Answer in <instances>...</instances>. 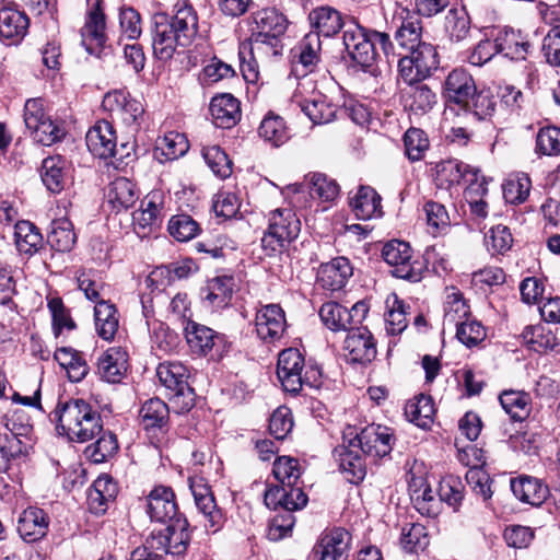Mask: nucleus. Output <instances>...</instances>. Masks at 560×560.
I'll list each match as a JSON object with an SVG mask.
<instances>
[{
  "mask_svg": "<svg viewBox=\"0 0 560 560\" xmlns=\"http://www.w3.org/2000/svg\"><path fill=\"white\" fill-rule=\"evenodd\" d=\"M198 34V15L190 4H176L173 16L156 13L152 18V48L160 60H170L177 47H188Z\"/></svg>",
  "mask_w": 560,
  "mask_h": 560,
  "instance_id": "nucleus-1",
  "label": "nucleus"
},
{
  "mask_svg": "<svg viewBox=\"0 0 560 560\" xmlns=\"http://www.w3.org/2000/svg\"><path fill=\"white\" fill-rule=\"evenodd\" d=\"M57 429L70 441L84 443L102 432L101 415L83 399L59 402L52 412Z\"/></svg>",
  "mask_w": 560,
  "mask_h": 560,
  "instance_id": "nucleus-2",
  "label": "nucleus"
},
{
  "mask_svg": "<svg viewBox=\"0 0 560 560\" xmlns=\"http://www.w3.org/2000/svg\"><path fill=\"white\" fill-rule=\"evenodd\" d=\"M343 45L350 58L362 68L371 67L381 50L387 58L401 55L396 51L389 35L378 31H366L350 21L343 31Z\"/></svg>",
  "mask_w": 560,
  "mask_h": 560,
  "instance_id": "nucleus-3",
  "label": "nucleus"
},
{
  "mask_svg": "<svg viewBox=\"0 0 560 560\" xmlns=\"http://www.w3.org/2000/svg\"><path fill=\"white\" fill-rule=\"evenodd\" d=\"M250 55L256 62L281 54V36L288 27L287 18L275 8L261 9L253 14Z\"/></svg>",
  "mask_w": 560,
  "mask_h": 560,
  "instance_id": "nucleus-4",
  "label": "nucleus"
},
{
  "mask_svg": "<svg viewBox=\"0 0 560 560\" xmlns=\"http://www.w3.org/2000/svg\"><path fill=\"white\" fill-rule=\"evenodd\" d=\"M304 358L298 349L288 348L279 353L277 376L287 393L296 395L304 386H319L320 371L313 366L304 371Z\"/></svg>",
  "mask_w": 560,
  "mask_h": 560,
  "instance_id": "nucleus-5",
  "label": "nucleus"
},
{
  "mask_svg": "<svg viewBox=\"0 0 560 560\" xmlns=\"http://www.w3.org/2000/svg\"><path fill=\"white\" fill-rule=\"evenodd\" d=\"M301 231V221L290 208H279L269 213L268 229L261 238V247L271 256L284 249Z\"/></svg>",
  "mask_w": 560,
  "mask_h": 560,
  "instance_id": "nucleus-6",
  "label": "nucleus"
},
{
  "mask_svg": "<svg viewBox=\"0 0 560 560\" xmlns=\"http://www.w3.org/2000/svg\"><path fill=\"white\" fill-rule=\"evenodd\" d=\"M345 433L348 434L349 446L358 447L365 457L374 462L392 452L394 435L390 428L372 423L359 433L350 427Z\"/></svg>",
  "mask_w": 560,
  "mask_h": 560,
  "instance_id": "nucleus-7",
  "label": "nucleus"
},
{
  "mask_svg": "<svg viewBox=\"0 0 560 560\" xmlns=\"http://www.w3.org/2000/svg\"><path fill=\"white\" fill-rule=\"evenodd\" d=\"M164 527L154 528L147 545L155 552L164 555L182 556L186 552L190 542L189 524L185 517H178Z\"/></svg>",
  "mask_w": 560,
  "mask_h": 560,
  "instance_id": "nucleus-8",
  "label": "nucleus"
},
{
  "mask_svg": "<svg viewBox=\"0 0 560 560\" xmlns=\"http://www.w3.org/2000/svg\"><path fill=\"white\" fill-rule=\"evenodd\" d=\"M439 67V55L433 45L423 43L402 55L398 60V71L407 83L422 81Z\"/></svg>",
  "mask_w": 560,
  "mask_h": 560,
  "instance_id": "nucleus-9",
  "label": "nucleus"
},
{
  "mask_svg": "<svg viewBox=\"0 0 560 560\" xmlns=\"http://www.w3.org/2000/svg\"><path fill=\"white\" fill-rule=\"evenodd\" d=\"M382 257L393 268L390 272L394 277L411 282L422 279L424 265L413 258L408 243L398 240L389 241L383 246Z\"/></svg>",
  "mask_w": 560,
  "mask_h": 560,
  "instance_id": "nucleus-10",
  "label": "nucleus"
},
{
  "mask_svg": "<svg viewBox=\"0 0 560 560\" xmlns=\"http://www.w3.org/2000/svg\"><path fill=\"white\" fill-rule=\"evenodd\" d=\"M156 375L162 385L173 392V401L180 405L182 411H189L194 407L195 394L188 384L189 372L180 362L160 363Z\"/></svg>",
  "mask_w": 560,
  "mask_h": 560,
  "instance_id": "nucleus-11",
  "label": "nucleus"
},
{
  "mask_svg": "<svg viewBox=\"0 0 560 560\" xmlns=\"http://www.w3.org/2000/svg\"><path fill=\"white\" fill-rule=\"evenodd\" d=\"M188 481L196 506L205 516L206 528L217 533L224 523V515L215 503L210 486L199 476L190 477Z\"/></svg>",
  "mask_w": 560,
  "mask_h": 560,
  "instance_id": "nucleus-12",
  "label": "nucleus"
},
{
  "mask_svg": "<svg viewBox=\"0 0 560 560\" xmlns=\"http://www.w3.org/2000/svg\"><path fill=\"white\" fill-rule=\"evenodd\" d=\"M103 107L109 112L113 119L128 127L138 126L144 113L142 103L121 90L108 92L104 96Z\"/></svg>",
  "mask_w": 560,
  "mask_h": 560,
  "instance_id": "nucleus-13",
  "label": "nucleus"
},
{
  "mask_svg": "<svg viewBox=\"0 0 560 560\" xmlns=\"http://www.w3.org/2000/svg\"><path fill=\"white\" fill-rule=\"evenodd\" d=\"M352 536L341 527L324 532L313 548L314 560H342L351 548Z\"/></svg>",
  "mask_w": 560,
  "mask_h": 560,
  "instance_id": "nucleus-14",
  "label": "nucleus"
},
{
  "mask_svg": "<svg viewBox=\"0 0 560 560\" xmlns=\"http://www.w3.org/2000/svg\"><path fill=\"white\" fill-rule=\"evenodd\" d=\"M476 89L472 75L464 68H456L447 74L443 94L448 104H455L462 108L463 105L470 103Z\"/></svg>",
  "mask_w": 560,
  "mask_h": 560,
  "instance_id": "nucleus-15",
  "label": "nucleus"
},
{
  "mask_svg": "<svg viewBox=\"0 0 560 560\" xmlns=\"http://www.w3.org/2000/svg\"><path fill=\"white\" fill-rule=\"evenodd\" d=\"M147 508L150 518L161 524L183 517L178 514L175 493L170 487H155L147 498Z\"/></svg>",
  "mask_w": 560,
  "mask_h": 560,
  "instance_id": "nucleus-16",
  "label": "nucleus"
},
{
  "mask_svg": "<svg viewBox=\"0 0 560 560\" xmlns=\"http://www.w3.org/2000/svg\"><path fill=\"white\" fill-rule=\"evenodd\" d=\"M343 350L353 363H370L376 357V345L366 327L351 328L343 341Z\"/></svg>",
  "mask_w": 560,
  "mask_h": 560,
  "instance_id": "nucleus-17",
  "label": "nucleus"
},
{
  "mask_svg": "<svg viewBox=\"0 0 560 560\" xmlns=\"http://www.w3.org/2000/svg\"><path fill=\"white\" fill-rule=\"evenodd\" d=\"M255 327L261 340L268 342L279 340L287 327L283 310L278 304L264 305L256 313Z\"/></svg>",
  "mask_w": 560,
  "mask_h": 560,
  "instance_id": "nucleus-18",
  "label": "nucleus"
},
{
  "mask_svg": "<svg viewBox=\"0 0 560 560\" xmlns=\"http://www.w3.org/2000/svg\"><path fill=\"white\" fill-rule=\"evenodd\" d=\"M89 151L100 159L114 158L119 154L116 132L106 120L96 122L85 137Z\"/></svg>",
  "mask_w": 560,
  "mask_h": 560,
  "instance_id": "nucleus-19",
  "label": "nucleus"
},
{
  "mask_svg": "<svg viewBox=\"0 0 560 560\" xmlns=\"http://www.w3.org/2000/svg\"><path fill=\"white\" fill-rule=\"evenodd\" d=\"M48 514L35 506L25 509L18 518V533L26 542H35L43 539L49 528Z\"/></svg>",
  "mask_w": 560,
  "mask_h": 560,
  "instance_id": "nucleus-20",
  "label": "nucleus"
},
{
  "mask_svg": "<svg viewBox=\"0 0 560 560\" xmlns=\"http://www.w3.org/2000/svg\"><path fill=\"white\" fill-rule=\"evenodd\" d=\"M352 276V267L346 257H336L322 264L317 270V283L331 292L341 290Z\"/></svg>",
  "mask_w": 560,
  "mask_h": 560,
  "instance_id": "nucleus-21",
  "label": "nucleus"
},
{
  "mask_svg": "<svg viewBox=\"0 0 560 560\" xmlns=\"http://www.w3.org/2000/svg\"><path fill=\"white\" fill-rule=\"evenodd\" d=\"M320 50V38L317 34L308 32L295 48L292 72L296 77L312 72L319 61Z\"/></svg>",
  "mask_w": 560,
  "mask_h": 560,
  "instance_id": "nucleus-22",
  "label": "nucleus"
},
{
  "mask_svg": "<svg viewBox=\"0 0 560 560\" xmlns=\"http://www.w3.org/2000/svg\"><path fill=\"white\" fill-rule=\"evenodd\" d=\"M127 368L128 353L120 347L108 348L97 360V374L107 383H120Z\"/></svg>",
  "mask_w": 560,
  "mask_h": 560,
  "instance_id": "nucleus-23",
  "label": "nucleus"
},
{
  "mask_svg": "<svg viewBox=\"0 0 560 560\" xmlns=\"http://www.w3.org/2000/svg\"><path fill=\"white\" fill-rule=\"evenodd\" d=\"M106 42L105 14L100 3L89 13L86 22L81 30V43L91 55H98Z\"/></svg>",
  "mask_w": 560,
  "mask_h": 560,
  "instance_id": "nucleus-24",
  "label": "nucleus"
},
{
  "mask_svg": "<svg viewBox=\"0 0 560 560\" xmlns=\"http://www.w3.org/2000/svg\"><path fill=\"white\" fill-rule=\"evenodd\" d=\"M265 504L272 510L284 509L298 511L307 503V495L302 488H288L284 486L269 487L264 495Z\"/></svg>",
  "mask_w": 560,
  "mask_h": 560,
  "instance_id": "nucleus-25",
  "label": "nucleus"
},
{
  "mask_svg": "<svg viewBox=\"0 0 560 560\" xmlns=\"http://www.w3.org/2000/svg\"><path fill=\"white\" fill-rule=\"evenodd\" d=\"M294 102L301 110L315 124H328L336 117L338 107L332 104L326 95L320 92H312L308 98H300L294 95Z\"/></svg>",
  "mask_w": 560,
  "mask_h": 560,
  "instance_id": "nucleus-26",
  "label": "nucleus"
},
{
  "mask_svg": "<svg viewBox=\"0 0 560 560\" xmlns=\"http://www.w3.org/2000/svg\"><path fill=\"white\" fill-rule=\"evenodd\" d=\"M209 109L214 125L220 128H232L241 119L240 102L229 93L212 97Z\"/></svg>",
  "mask_w": 560,
  "mask_h": 560,
  "instance_id": "nucleus-27",
  "label": "nucleus"
},
{
  "mask_svg": "<svg viewBox=\"0 0 560 560\" xmlns=\"http://www.w3.org/2000/svg\"><path fill=\"white\" fill-rule=\"evenodd\" d=\"M308 21L312 30L311 33L324 37L336 35L349 22H345L341 13L331 7H318L313 9L308 14Z\"/></svg>",
  "mask_w": 560,
  "mask_h": 560,
  "instance_id": "nucleus-28",
  "label": "nucleus"
},
{
  "mask_svg": "<svg viewBox=\"0 0 560 560\" xmlns=\"http://www.w3.org/2000/svg\"><path fill=\"white\" fill-rule=\"evenodd\" d=\"M511 490L515 498L533 506L541 505L549 495V489L538 478L520 476L511 480Z\"/></svg>",
  "mask_w": 560,
  "mask_h": 560,
  "instance_id": "nucleus-29",
  "label": "nucleus"
},
{
  "mask_svg": "<svg viewBox=\"0 0 560 560\" xmlns=\"http://www.w3.org/2000/svg\"><path fill=\"white\" fill-rule=\"evenodd\" d=\"M30 20L27 15L11 7L0 10V38L9 44L19 43L27 33Z\"/></svg>",
  "mask_w": 560,
  "mask_h": 560,
  "instance_id": "nucleus-30",
  "label": "nucleus"
},
{
  "mask_svg": "<svg viewBox=\"0 0 560 560\" xmlns=\"http://www.w3.org/2000/svg\"><path fill=\"white\" fill-rule=\"evenodd\" d=\"M340 468L351 483H359L366 475V463L362 452L355 446H349L348 434L343 433V445L337 450Z\"/></svg>",
  "mask_w": 560,
  "mask_h": 560,
  "instance_id": "nucleus-31",
  "label": "nucleus"
},
{
  "mask_svg": "<svg viewBox=\"0 0 560 560\" xmlns=\"http://www.w3.org/2000/svg\"><path fill=\"white\" fill-rule=\"evenodd\" d=\"M409 493L416 510L427 516L438 514L439 500L422 477H412L409 482Z\"/></svg>",
  "mask_w": 560,
  "mask_h": 560,
  "instance_id": "nucleus-32",
  "label": "nucleus"
},
{
  "mask_svg": "<svg viewBox=\"0 0 560 560\" xmlns=\"http://www.w3.org/2000/svg\"><path fill=\"white\" fill-rule=\"evenodd\" d=\"M67 161L60 155L48 156L42 163L40 177L52 194H59L67 184Z\"/></svg>",
  "mask_w": 560,
  "mask_h": 560,
  "instance_id": "nucleus-33",
  "label": "nucleus"
},
{
  "mask_svg": "<svg viewBox=\"0 0 560 560\" xmlns=\"http://www.w3.org/2000/svg\"><path fill=\"white\" fill-rule=\"evenodd\" d=\"M106 198L117 212L127 210L138 200L136 185L126 177H118L109 184Z\"/></svg>",
  "mask_w": 560,
  "mask_h": 560,
  "instance_id": "nucleus-34",
  "label": "nucleus"
},
{
  "mask_svg": "<svg viewBox=\"0 0 560 560\" xmlns=\"http://www.w3.org/2000/svg\"><path fill=\"white\" fill-rule=\"evenodd\" d=\"M422 26L421 22L412 16H409L401 21L394 36V46L396 51H400L401 55H397L396 57H401L404 51L408 52L411 49L418 47L423 44L421 42Z\"/></svg>",
  "mask_w": 560,
  "mask_h": 560,
  "instance_id": "nucleus-35",
  "label": "nucleus"
},
{
  "mask_svg": "<svg viewBox=\"0 0 560 560\" xmlns=\"http://www.w3.org/2000/svg\"><path fill=\"white\" fill-rule=\"evenodd\" d=\"M54 358L66 370L68 378L73 383L82 381L89 372L83 354L73 348H59L55 351Z\"/></svg>",
  "mask_w": 560,
  "mask_h": 560,
  "instance_id": "nucleus-36",
  "label": "nucleus"
},
{
  "mask_svg": "<svg viewBox=\"0 0 560 560\" xmlns=\"http://www.w3.org/2000/svg\"><path fill=\"white\" fill-rule=\"evenodd\" d=\"M493 43L498 54L512 60L524 59L529 47L528 42L523 39L521 33L508 28L498 31Z\"/></svg>",
  "mask_w": 560,
  "mask_h": 560,
  "instance_id": "nucleus-37",
  "label": "nucleus"
},
{
  "mask_svg": "<svg viewBox=\"0 0 560 560\" xmlns=\"http://www.w3.org/2000/svg\"><path fill=\"white\" fill-rule=\"evenodd\" d=\"M410 85L406 93V107L415 115H425L438 104L436 94L423 83H408Z\"/></svg>",
  "mask_w": 560,
  "mask_h": 560,
  "instance_id": "nucleus-38",
  "label": "nucleus"
},
{
  "mask_svg": "<svg viewBox=\"0 0 560 560\" xmlns=\"http://www.w3.org/2000/svg\"><path fill=\"white\" fill-rule=\"evenodd\" d=\"M95 328L104 340H113L119 326L115 305L101 300L94 307Z\"/></svg>",
  "mask_w": 560,
  "mask_h": 560,
  "instance_id": "nucleus-39",
  "label": "nucleus"
},
{
  "mask_svg": "<svg viewBox=\"0 0 560 560\" xmlns=\"http://www.w3.org/2000/svg\"><path fill=\"white\" fill-rule=\"evenodd\" d=\"M5 432L0 433L2 439L7 442H16L20 444L21 451L27 454L28 444L25 441L32 431V425L28 419H24V416L20 411H13L11 415L4 416L3 419Z\"/></svg>",
  "mask_w": 560,
  "mask_h": 560,
  "instance_id": "nucleus-40",
  "label": "nucleus"
},
{
  "mask_svg": "<svg viewBox=\"0 0 560 560\" xmlns=\"http://www.w3.org/2000/svg\"><path fill=\"white\" fill-rule=\"evenodd\" d=\"M405 415L410 422L419 428H429L433 423L435 415L434 402L430 396L421 394L406 404Z\"/></svg>",
  "mask_w": 560,
  "mask_h": 560,
  "instance_id": "nucleus-41",
  "label": "nucleus"
},
{
  "mask_svg": "<svg viewBox=\"0 0 560 560\" xmlns=\"http://www.w3.org/2000/svg\"><path fill=\"white\" fill-rule=\"evenodd\" d=\"M47 242L57 252H69L77 242L73 224L67 218L54 220L48 233Z\"/></svg>",
  "mask_w": 560,
  "mask_h": 560,
  "instance_id": "nucleus-42",
  "label": "nucleus"
},
{
  "mask_svg": "<svg viewBox=\"0 0 560 560\" xmlns=\"http://www.w3.org/2000/svg\"><path fill=\"white\" fill-rule=\"evenodd\" d=\"M118 493V488L113 478L108 475L100 476L93 482V490L89 494L91 508L96 513H104L108 502L114 501Z\"/></svg>",
  "mask_w": 560,
  "mask_h": 560,
  "instance_id": "nucleus-43",
  "label": "nucleus"
},
{
  "mask_svg": "<svg viewBox=\"0 0 560 560\" xmlns=\"http://www.w3.org/2000/svg\"><path fill=\"white\" fill-rule=\"evenodd\" d=\"M522 338L536 352L552 350L558 345V339L552 330L541 324L526 326L522 331Z\"/></svg>",
  "mask_w": 560,
  "mask_h": 560,
  "instance_id": "nucleus-44",
  "label": "nucleus"
},
{
  "mask_svg": "<svg viewBox=\"0 0 560 560\" xmlns=\"http://www.w3.org/2000/svg\"><path fill=\"white\" fill-rule=\"evenodd\" d=\"M168 415L167 405L159 398L147 400L139 411V417L145 430L164 428L167 424Z\"/></svg>",
  "mask_w": 560,
  "mask_h": 560,
  "instance_id": "nucleus-45",
  "label": "nucleus"
},
{
  "mask_svg": "<svg viewBox=\"0 0 560 560\" xmlns=\"http://www.w3.org/2000/svg\"><path fill=\"white\" fill-rule=\"evenodd\" d=\"M14 230L15 244L20 252L32 255L42 247L43 236L32 222L19 221Z\"/></svg>",
  "mask_w": 560,
  "mask_h": 560,
  "instance_id": "nucleus-46",
  "label": "nucleus"
},
{
  "mask_svg": "<svg viewBox=\"0 0 560 560\" xmlns=\"http://www.w3.org/2000/svg\"><path fill=\"white\" fill-rule=\"evenodd\" d=\"M500 404L515 421L526 419L530 412V397L524 392L505 390L500 395Z\"/></svg>",
  "mask_w": 560,
  "mask_h": 560,
  "instance_id": "nucleus-47",
  "label": "nucleus"
},
{
  "mask_svg": "<svg viewBox=\"0 0 560 560\" xmlns=\"http://www.w3.org/2000/svg\"><path fill=\"white\" fill-rule=\"evenodd\" d=\"M186 339L190 348L198 353L208 354L215 345L219 336L206 326L190 322L185 328Z\"/></svg>",
  "mask_w": 560,
  "mask_h": 560,
  "instance_id": "nucleus-48",
  "label": "nucleus"
},
{
  "mask_svg": "<svg viewBox=\"0 0 560 560\" xmlns=\"http://www.w3.org/2000/svg\"><path fill=\"white\" fill-rule=\"evenodd\" d=\"M350 205L360 220L372 218L381 207V197L370 186H361Z\"/></svg>",
  "mask_w": 560,
  "mask_h": 560,
  "instance_id": "nucleus-49",
  "label": "nucleus"
},
{
  "mask_svg": "<svg viewBox=\"0 0 560 560\" xmlns=\"http://www.w3.org/2000/svg\"><path fill=\"white\" fill-rule=\"evenodd\" d=\"M470 318V310L458 291H452L446 295L444 303V326L457 327Z\"/></svg>",
  "mask_w": 560,
  "mask_h": 560,
  "instance_id": "nucleus-50",
  "label": "nucleus"
},
{
  "mask_svg": "<svg viewBox=\"0 0 560 560\" xmlns=\"http://www.w3.org/2000/svg\"><path fill=\"white\" fill-rule=\"evenodd\" d=\"M272 474L284 487L300 488L299 479L302 475V467L296 458L280 456L273 463Z\"/></svg>",
  "mask_w": 560,
  "mask_h": 560,
  "instance_id": "nucleus-51",
  "label": "nucleus"
},
{
  "mask_svg": "<svg viewBox=\"0 0 560 560\" xmlns=\"http://www.w3.org/2000/svg\"><path fill=\"white\" fill-rule=\"evenodd\" d=\"M319 316L324 325L332 331L351 329L348 308L337 302L324 303L319 310Z\"/></svg>",
  "mask_w": 560,
  "mask_h": 560,
  "instance_id": "nucleus-52",
  "label": "nucleus"
},
{
  "mask_svg": "<svg viewBox=\"0 0 560 560\" xmlns=\"http://www.w3.org/2000/svg\"><path fill=\"white\" fill-rule=\"evenodd\" d=\"M118 451V442L116 435L110 431L100 433L98 439L85 448V455L93 463L101 464L106 462Z\"/></svg>",
  "mask_w": 560,
  "mask_h": 560,
  "instance_id": "nucleus-53",
  "label": "nucleus"
},
{
  "mask_svg": "<svg viewBox=\"0 0 560 560\" xmlns=\"http://www.w3.org/2000/svg\"><path fill=\"white\" fill-rule=\"evenodd\" d=\"M474 172H477L479 179V170L472 168L467 164L458 161H446L440 165L439 175L445 179L450 186L458 185L462 180L475 183Z\"/></svg>",
  "mask_w": 560,
  "mask_h": 560,
  "instance_id": "nucleus-54",
  "label": "nucleus"
},
{
  "mask_svg": "<svg viewBox=\"0 0 560 560\" xmlns=\"http://www.w3.org/2000/svg\"><path fill=\"white\" fill-rule=\"evenodd\" d=\"M259 136L275 147L283 144L289 139L283 119L277 115L266 116L259 126Z\"/></svg>",
  "mask_w": 560,
  "mask_h": 560,
  "instance_id": "nucleus-55",
  "label": "nucleus"
},
{
  "mask_svg": "<svg viewBox=\"0 0 560 560\" xmlns=\"http://www.w3.org/2000/svg\"><path fill=\"white\" fill-rule=\"evenodd\" d=\"M188 148V141L183 133L171 131L158 141L156 152H160L166 161H173L183 156Z\"/></svg>",
  "mask_w": 560,
  "mask_h": 560,
  "instance_id": "nucleus-56",
  "label": "nucleus"
},
{
  "mask_svg": "<svg viewBox=\"0 0 560 560\" xmlns=\"http://www.w3.org/2000/svg\"><path fill=\"white\" fill-rule=\"evenodd\" d=\"M494 107L495 101L493 95L488 90H481L479 92L476 91L470 98V103L463 105L462 109H464L467 116L481 120L491 116Z\"/></svg>",
  "mask_w": 560,
  "mask_h": 560,
  "instance_id": "nucleus-57",
  "label": "nucleus"
},
{
  "mask_svg": "<svg viewBox=\"0 0 560 560\" xmlns=\"http://www.w3.org/2000/svg\"><path fill=\"white\" fill-rule=\"evenodd\" d=\"M167 230L178 242H188L200 232L199 224L188 214L173 215L168 221Z\"/></svg>",
  "mask_w": 560,
  "mask_h": 560,
  "instance_id": "nucleus-58",
  "label": "nucleus"
},
{
  "mask_svg": "<svg viewBox=\"0 0 560 560\" xmlns=\"http://www.w3.org/2000/svg\"><path fill=\"white\" fill-rule=\"evenodd\" d=\"M445 31L451 40H464L470 31V20L464 10L451 9L445 16Z\"/></svg>",
  "mask_w": 560,
  "mask_h": 560,
  "instance_id": "nucleus-59",
  "label": "nucleus"
},
{
  "mask_svg": "<svg viewBox=\"0 0 560 560\" xmlns=\"http://www.w3.org/2000/svg\"><path fill=\"white\" fill-rule=\"evenodd\" d=\"M388 312L386 314V330L388 334L397 335L402 332L407 327V318L405 304L396 294L386 300Z\"/></svg>",
  "mask_w": 560,
  "mask_h": 560,
  "instance_id": "nucleus-60",
  "label": "nucleus"
},
{
  "mask_svg": "<svg viewBox=\"0 0 560 560\" xmlns=\"http://www.w3.org/2000/svg\"><path fill=\"white\" fill-rule=\"evenodd\" d=\"M475 183H470L466 189L465 197L469 203L470 211L479 218L487 217V202L482 200V197L487 194V180L485 177L481 179L477 178V172H474Z\"/></svg>",
  "mask_w": 560,
  "mask_h": 560,
  "instance_id": "nucleus-61",
  "label": "nucleus"
},
{
  "mask_svg": "<svg viewBox=\"0 0 560 560\" xmlns=\"http://www.w3.org/2000/svg\"><path fill=\"white\" fill-rule=\"evenodd\" d=\"M404 143L406 155L412 162L422 160L430 145L424 131L413 127L405 132Z\"/></svg>",
  "mask_w": 560,
  "mask_h": 560,
  "instance_id": "nucleus-62",
  "label": "nucleus"
},
{
  "mask_svg": "<svg viewBox=\"0 0 560 560\" xmlns=\"http://www.w3.org/2000/svg\"><path fill=\"white\" fill-rule=\"evenodd\" d=\"M202 156L217 176L226 178L232 174V162L219 145L205 147Z\"/></svg>",
  "mask_w": 560,
  "mask_h": 560,
  "instance_id": "nucleus-63",
  "label": "nucleus"
},
{
  "mask_svg": "<svg viewBox=\"0 0 560 560\" xmlns=\"http://www.w3.org/2000/svg\"><path fill=\"white\" fill-rule=\"evenodd\" d=\"M536 150L544 155H559L560 128L553 126L541 128L536 137Z\"/></svg>",
  "mask_w": 560,
  "mask_h": 560,
  "instance_id": "nucleus-64",
  "label": "nucleus"
}]
</instances>
